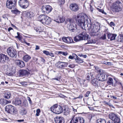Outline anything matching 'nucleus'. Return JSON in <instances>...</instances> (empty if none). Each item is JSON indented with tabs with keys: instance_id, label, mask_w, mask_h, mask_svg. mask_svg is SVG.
Here are the masks:
<instances>
[{
	"instance_id": "52",
	"label": "nucleus",
	"mask_w": 123,
	"mask_h": 123,
	"mask_svg": "<svg viewBox=\"0 0 123 123\" xmlns=\"http://www.w3.org/2000/svg\"><path fill=\"white\" fill-rule=\"evenodd\" d=\"M27 99L29 102L30 104H31L32 103V101H31L30 98L28 97H27Z\"/></svg>"
},
{
	"instance_id": "3",
	"label": "nucleus",
	"mask_w": 123,
	"mask_h": 123,
	"mask_svg": "<svg viewBox=\"0 0 123 123\" xmlns=\"http://www.w3.org/2000/svg\"><path fill=\"white\" fill-rule=\"evenodd\" d=\"M65 22L67 24V27L69 31L73 32L76 31V25L73 19L68 18L67 20V22L66 21Z\"/></svg>"
},
{
	"instance_id": "48",
	"label": "nucleus",
	"mask_w": 123,
	"mask_h": 123,
	"mask_svg": "<svg viewBox=\"0 0 123 123\" xmlns=\"http://www.w3.org/2000/svg\"><path fill=\"white\" fill-rule=\"evenodd\" d=\"M78 55L79 56L83 57L85 58H86L87 57V56L86 55H84L81 54H79Z\"/></svg>"
},
{
	"instance_id": "21",
	"label": "nucleus",
	"mask_w": 123,
	"mask_h": 123,
	"mask_svg": "<svg viewBox=\"0 0 123 123\" xmlns=\"http://www.w3.org/2000/svg\"><path fill=\"white\" fill-rule=\"evenodd\" d=\"M63 120V118L60 116L56 117L54 118L55 123H62Z\"/></svg>"
},
{
	"instance_id": "17",
	"label": "nucleus",
	"mask_w": 123,
	"mask_h": 123,
	"mask_svg": "<svg viewBox=\"0 0 123 123\" xmlns=\"http://www.w3.org/2000/svg\"><path fill=\"white\" fill-rule=\"evenodd\" d=\"M116 12H118L120 11L122 9V3L120 2H118V3L116 2Z\"/></svg>"
},
{
	"instance_id": "18",
	"label": "nucleus",
	"mask_w": 123,
	"mask_h": 123,
	"mask_svg": "<svg viewBox=\"0 0 123 123\" xmlns=\"http://www.w3.org/2000/svg\"><path fill=\"white\" fill-rule=\"evenodd\" d=\"M17 33L18 36H16L15 37L18 38L20 42H21L22 43H25V39L22 38L19 32H17Z\"/></svg>"
},
{
	"instance_id": "37",
	"label": "nucleus",
	"mask_w": 123,
	"mask_h": 123,
	"mask_svg": "<svg viewBox=\"0 0 123 123\" xmlns=\"http://www.w3.org/2000/svg\"><path fill=\"white\" fill-rule=\"evenodd\" d=\"M86 79L88 80H89L92 77V75L91 73H90L87 74L86 75Z\"/></svg>"
},
{
	"instance_id": "56",
	"label": "nucleus",
	"mask_w": 123,
	"mask_h": 123,
	"mask_svg": "<svg viewBox=\"0 0 123 123\" xmlns=\"http://www.w3.org/2000/svg\"><path fill=\"white\" fill-rule=\"evenodd\" d=\"M59 1L61 4H63L65 2L64 0H59Z\"/></svg>"
},
{
	"instance_id": "19",
	"label": "nucleus",
	"mask_w": 123,
	"mask_h": 123,
	"mask_svg": "<svg viewBox=\"0 0 123 123\" xmlns=\"http://www.w3.org/2000/svg\"><path fill=\"white\" fill-rule=\"evenodd\" d=\"M11 103V101H8L7 100L1 98L0 99V103L3 105H5Z\"/></svg>"
},
{
	"instance_id": "50",
	"label": "nucleus",
	"mask_w": 123,
	"mask_h": 123,
	"mask_svg": "<svg viewBox=\"0 0 123 123\" xmlns=\"http://www.w3.org/2000/svg\"><path fill=\"white\" fill-rule=\"evenodd\" d=\"M43 52L44 54L47 55H48L49 54V52L46 50L43 51Z\"/></svg>"
},
{
	"instance_id": "27",
	"label": "nucleus",
	"mask_w": 123,
	"mask_h": 123,
	"mask_svg": "<svg viewBox=\"0 0 123 123\" xmlns=\"http://www.w3.org/2000/svg\"><path fill=\"white\" fill-rule=\"evenodd\" d=\"M13 103L16 105H19L21 104V101L19 98H17L13 101Z\"/></svg>"
},
{
	"instance_id": "35",
	"label": "nucleus",
	"mask_w": 123,
	"mask_h": 123,
	"mask_svg": "<svg viewBox=\"0 0 123 123\" xmlns=\"http://www.w3.org/2000/svg\"><path fill=\"white\" fill-rule=\"evenodd\" d=\"M11 93L9 92H8L5 93L4 97L5 98L9 99L11 97Z\"/></svg>"
},
{
	"instance_id": "34",
	"label": "nucleus",
	"mask_w": 123,
	"mask_h": 123,
	"mask_svg": "<svg viewBox=\"0 0 123 123\" xmlns=\"http://www.w3.org/2000/svg\"><path fill=\"white\" fill-rule=\"evenodd\" d=\"M34 29L37 32L39 33L42 32L43 30V28L40 27H35L34 28Z\"/></svg>"
},
{
	"instance_id": "26",
	"label": "nucleus",
	"mask_w": 123,
	"mask_h": 123,
	"mask_svg": "<svg viewBox=\"0 0 123 123\" xmlns=\"http://www.w3.org/2000/svg\"><path fill=\"white\" fill-rule=\"evenodd\" d=\"M92 27H93V25L92 24L91 22H89V24L87 25V29L88 30H91L92 32L93 33H94L93 31V29H94L95 28L94 27L93 28Z\"/></svg>"
},
{
	"instance_id": "41",
	"label": "nucleus",
	"mask_w": 123,
	"mask_h": 123,
	"mask_svg": "<svg viewBox=\"0 0 123 123\" xmlns=\"http://www.w3.org/2000/svg\"><path fill=\"white\" fill-rule=\"evenodd\" d=\"M116 83H117V84L119 85V86L120 87L122 86L121 83L120 81L118 79H117L116 80Z\"/></svg>"
},
{
	"instance_id": "39",
	"label": "nucleus",
	"mask_w": 123,
	"mask_h": 123,
	"mask_svg": "<svg viewBox=\"0 0 123 123\" xmlns=\"http://www.w3.org/2000/svg\"><path fill=\"white\" fill-rule=\"evenodd\" d=\"M113 80L111 78H109L107 82V83L109 85H111L113 83Z\"/></svg>"
},
{
	"instance_id": "13",
	"label": "nucleus",
	"mask_w": 123,
	"mask_h": 123,
	"mask_svg": "<svg viewBox=\"0 0 123 123\" xmlns=\"http://www.w3.org/2000/svg\"><path fill=\"white\" fill-rule=\"evenodd\" d=\"M70 8L71 10L74 12L77 11L80 9L78 4L75 3L71 4L70 5Z\"/></svg>"
},
{
	"instance_id": "30",
	"label": "nucleus",
	"mask_w": 123,
	"mask_h": 123,
	"mask_svg": "<svg viewBox=\"0 0 123 123\" xmlns=\"http://www.w3.org/2000/svg\"><path fill=\"white\" fill-rule=\"evenodd\" d=\"M107 36L109 39H110L111 40H113L115 39V35L110 33L108 34Z\"/></svg>"
},
{
	"instance_id": "29",
	"label": "nucleus",
	"mask_w": 123,
	"mask_h": 123,
	"mask_svg": "<svg viewBox=\"0 0 123 123\" xmlns=\"http://www.w3.org/2000/svg\"><path fill=\"white\" fill-rule=\"evenodd\" d=\"M117 41L119 42H123V35L120 34L117 37Z\"/></svg>"
},
{
	"instance_id": "57",
	"label": "nucleus",
	"mask_w": 123,
	"mask_h": 123,
	"mask_svg": "<svg viewBox=\"0 0 123 123\" xmlns=\"http://www.w3.org/2000/svg\"><path fill=\"white\" fill-rule=\"evenodd\" d=\"M39 49V47L37 45H36V48L35 49L36 50H38Z\"/></svg>"
},
{
	"instance_id": "20",
	"label": "nucleus",
	"mask_w": 123,
	"mask_h": 123,
	"mask_svg": "<svg viewBox=\"0 0 123 123\" xmlns=\"http://www.w3.org/2000/svg\"><path fill=\"white\" fill-rule=\"evenodd\" d=\"M15 62L16 64L20 68L23 67L25 65L24 62L22 61L17 60Z\"/></svg>"
},
{
	"instance_id": "53",
	"label": "nucleus",
	"mask_w": 123,
	"mask_h": 123,
	"mask_svg": "<svg viewBox=\"0 0 123 123\" xmlns=\"http://www.w3.org/2000/svg\"><path fill=\"white\" fill-rule=\"evenodd\" d=\"M48 55H49L50 56L52 57H54V55L53 53L51 52H49V54Z\"/></svg>"
},
{
	"instance_id": "12",
	"label": "nucleus",
	"mask_w": 123,
	"mask_h": 123,
	"mask_svg": "<svg viewBox=\"0 0 123 123\" xmlns=\"http://www.w3.org/2000/svg\"><path fill=\"white\" fill-rule=\"evenodd\" d=\"M9 60V58L7 55L2 53L0 54V62L4 63Z\"/></svg>"
},
{
	"instance_id": "64",
	"label": "nucleus",
	"mask_w": 123,
	"mask_h": 123,
	"mask_svg": "<svg viewBox=\"0 0 123 123\" xmlns=\"http://www.w3.org/2000/svg\"><path fill=\"white\" fill-rule=\"evenodd\" d=\"M25 82H20V83L22 85H24L25 84Z\"/></svg>"
},
{
	"instance_id": "7",
	"label": "nucleus",
	"mask_w": 123,
	"mask_h": 123,
	"mask_svg": "<svg viewBox=\"0 0 123 123\" xmlns=\"http://www.w3.org/2000/svg\"><path fill=\"white\" fill-rule=\"evenodd\" d=\"M5 110L6 111H7L8 113L11 114H15L16 113V108L11 105H6L5 107Z\"/></svg>"
},
{
	"instance_id": "9",
	"label": "nucleus",
	"mask_w": 123,
	"mask_h": 123,
	"mask_svg": "<svg viewBox=\"0 0 123 123\" xmlns=\"http://www.w3.org/2000/svg\"><path fill=\"white\" fill-rule=\"evenodd\" d=\"M18 3L19 6L23 8H26L29 6V3L27 0H19Z\"/></svg>"
},
{
	"instance_id": "51",
	"label": "nucleus",
	"mask_w": 123,
	"mask_h": 123,
	"mask_svg": "<svg viewBox=\"0 0 123 123\" xmlns=\"http://www.w3.org/2000/svg\"><path fill=\"white\" fill-rule=\"evenodd\" d=\"M89 6L90 11L91 12H92L93 10V8L91 5H89Z\"/></svg>"
},
{
	"instance_id": "16",
	"label": "nucleus",
	"mask_w": 123,
	"mask_h": 123,
	"mask_svg": "<svg viewBox=\"0 0 123 123\" xmlns=\"http://www.w3.org/2000/svg\"><path fill=\"white\" fill-rule=\"evenodd\" d=\"M18 74L20 76H23L28 75L29 74V72L25 70H22L19 71Z\"/></svg>"
},
{
	"instance_id": "60",
	"label": "nucleus",
	"mask_w": 123,
	"mask_h": 123,
	"mask_svg": "<svg viewBox=\"0 0 123 123\" xmlns=\"http://www.w3.org/2000/svg\"><path fill=\"white\" fill-rule=\"evenodd\" d=\"M69 58L71 59H74L72 55H70L68 57Z\"/></svg>"
},
{
	"instance_id": "22",
	"label": "nucleus",
	"mask_w": 123,
	"mask_h": 123,
	"mask_svg": "<svg viewBox=\"0 0 123 123\" xmlns=\"http://www.w3.org/2000/svg\"><path fill=\"white\" fill-rule=\"evenodd\" d=\"M107 75L105 74H100L98 79V80L99 81H103L105 80V78Z\"/></svg>"
},
{
	"instance_id": "23",
	"label": "nucleus",
	"mask_w": 123,
	"mask_h": 123,
	"mask_svg": "<svg viewBox=\"0 0 123 123\" xmlns=\"http://www.w3.org/2000/svg\"><path fill=\"white\" fill-rule=\"evenodd\" d=\"M109 118L113 121V123H115V114L112 113L110 114L109 115Z\"/></svg>"
},
{
	"instance_id": "62",
	"label": "nucleus",
	"mask_w": 123,
	"mask_h": 123,
	"mask_svg": "<svg viewBox=\"0 0 123 123\" xmlns=\"http://www.w3.org/2000/svg\"><path fill=\"white\" fill-rule=\"evenodd\" d=\"M83 97L82 96H79V97H78L77 98H82Z\"/></svg>"
},
{
	"instance_id": "42",
	"label": "nucleus",
	"mask_w": 123,
	"mask_h": 123,
	"mask_svg": "<svg viewBox=\"0 0 123 123\" xmlns=\"http://www.w3.org/2000/svg\"><path fill=\"white\" fill-rule=\"evenodd\" d=\"M59 54L62 55L64 56L67 55L68 54L67 52H65L59 51Z\"/></svg>"
},
{
	"instance_id": "24",
	"label": "nucleus",
	"mask_w": 123,
	"mask_h": 123,
	"mask_svg": "<svg viewBox=\"0 0 123 123\" xmlns=\"http://www.w3.org/2000/svg\"><path fill=\"white\" fill-rule=\"evenodd\" d=\"M26 15L27 18H31L34 16V15L32 11H28L26 13Z\"/></svg>"
},
{
	"instance_id": "31",
	"label": "nucleus",
	"mask_w": 123,
	"mask_h": 123,
	"mask_svg": "<svg viewBox=\"0 0 123 123\" xmlns=\"http://www.w3.org/2000/svg\"><path fill=\"white\" fill-rule=\"evenodd\" d=\"M75 61L76 63H82L84 62L83 59L78 57L75 59Z\"/></svg>"
},
{
	"instance_id": "59",
	"label": "nucleus",
	"mask_w": 123,
	"mask_h": 123,
	"mask_svg": "<svg viewBox=\"0 0 123 123\" xmlns=\"http://www.w3.org/2000/svg\"><path fill=\"white\" fill-rule=\"evenodd\" d=\"M68 67L70 68H74V66L73 65H70L68 66Z\"/></svg>"
},
{
	"instance_id": "8",
	"label": "nucleus",
	"mask_w": 123,
	"mask_h": 123,
	"mask_svg": "<svg viewBox=\"0 0 123 123\" xmlns=\"http://www.w3.org/2000/svg\"><path fill=\"white\" fill-rule=\"evenodd\" d=\"M7 53L8 55L12 58H15L17 56V51L13 48H8L7 50Z\"/></svg>"
},
{
	"instance_id": "15",
	"label": "nucleus",
	"mask_w": 123,
	"mask_h": 123,
	"mask_svg": "<svg viewBox=\"0 0 123 123\" xmlns=\"http://www.w3.org/2000/svg\"><path fill=\"white\" fill-rule=\"evenodd\" d=\"M93 25L92 27L93 28L94 27L95 28L94 29H93V31L94 33H96L99 31L100 29V25L98 23H96L93 25Z\"/></svg>"
},
{
	"instance_id": "63",
	"label": "nucleus",
	"mask_w": 123,
	"mask_h": 123,
	"mask_svg": "<svg viewBox=\"0 0 123 123\" xmlns=\"http://www.w3.org/2000/svg\"><path fill=\"white\" fill-rule=\"evenodd\" d=\"M12 29H13L11 27H9L8 29V31H10Z\"/></svg>"
},
{
	"instance_id": "28",
	"label": "nucleus",
	"mask_w": 123,
	"mask_h": 123,
	"mask_svg": "<svg viewBox=\"0 0 123 123\" xmlns=\"http://www.w3.org/2000/svg\"><path fill=\"white\" fill-rule=\"evenodd\" d=\"M31 58V57L28 55H25L23 57V60L26 62H28Z\"/></svg>"
},
{
	"instance_id": "44",
	"label": "nucleus",
	"mask_w": 123,
	"mask_h": 123,
	"mask_svg": "<svg viewBox=\"0 0 123 123\" xmlns=\"http://www.w3.org/2000/svg\"><path fill=\"white\" fill-rule=\"evenodd\" d=\"M120 122V119L116 115V123H119Z\"/></svg>"
},
{
	"instance_id": "38",
	"label": "nucleus",
	"mask_w": 123,
	"mask_h": 123,
	"mask_svg": "<svg viewBox=\"0 0 123 123\" xmlns=\"http://www.w3.org/2000/svg\"><path fill=\"white\" fill-rule=\"evenodd\" d=\"M11 12L12 13L17 15L19 14L20 12V11H18L17 9H15L13 10H12L11 11Z\"/></svg>"
},
{
	"instance_id": "47",
	"label": "nucleus",
	"mask_w": 123,
	"mask_h": 123,
	"mask_svg": "<svg viewBox=\"0 0 123 123\" xmlns=\"http://www.w3.org/2000/svg\"><path fill=\"white\" fill-rule=\"evenodd\" d=\"M91 92L89 91H88L86 92V94L85 95V97H87L89 96V94H90Z\"/></svg>"
},
{
	"instance_id": "5",
	"label": "nucleus",
	"mask_w": 123,
	"mask_h": 123,
	"mask_svg": "<svg viewBox=\"0 0 123 123\" xmlns=\"http://www.w3.org/2000/svg\"><path fill=\"white\" fill-rule=\"evenodd\" d=\"M50 110L53 112L57 114H60L63 111L62 107L59 105H58L57 104L54 105L51 107Z\"/></svg>"
},
{
	"instance_id": "61",
	"label": "nucleus",
	"mask_w": 123,
	"mask_h": 123,
	"mask_svg": "<svg viewBox=\"0 0 123 123\" xmlns=\"http://www.w3.org/2000/svg\"><path fill=\"white\" fill-rule=\"evenodd\" d=\"M97 9L98 11L101 12H102V11L103 10V9H100L98 8H97Z\"/></svg>"
},
{
	"instance_id": "6",
	"label": "nucleus",
	"mask_w": 123,
	"mask_h": 123,
	"mask_svg": "<svg viewBox=\"0 0 123 123\" xmlns=\"http://www.w3.org/2000/svg\"><path fill=\"white\" fill-rule=\"evenodd\" d=\"M17 0H7L6 2L7 7L10 9H13L16 8Z\"/></svg>"
},
{
	"instance_id": "49",
	"label": "nucleus",
	"mask_w": 123,
	"mask_h": 123,
	"mask_svg": "<svg viewBox=\"0 0 123 123\" xmlns=\"http://www.w3.org/2000/svg\"><path fill=\"white\" fill-rule=\"evenodd\" d=\"M72 55L74 58V59L75 60V59H76V58H77L78 57V56L74 53L73 54H72Z\"/></svg>"
},
{
	"instance_id": "36",
	"label": "nucleus",
	"mask_w": 123,
	"mask_h": 123,
	"mask_svg": "<svg viewBox=\"0 0 123 123\" xmlns=\"http://www.w3.org/2000/svg\"><path fill=\"white\" fill-rule=\"evenodd\" d=\"M97 123H106V121L104 119H99L97 121Z\"/></svg>"
},
{
	"instance_id": "10",
	"label": "nucleus",
	"mask_w": 123,
	"mask_h": 123,
	"mask_svg": "<svg viewBox=\"0 0 123 123\" xmlns=\"http://www.w3.org/2000/svg\"><path fill=\"white\" fill-rule=\"evenodd\" d=\"M52 9V7L49 5L43 6L42 8V12L47 13H49L51 12Z\"/></svg>"
},
{
	"instance_id": "54",
	"label": "nucleus",
	"mask_w": 123,
	"mask_h": 123,
	"mask_svg": "<svg viewBox=\"0 0 123 123\" xmlns=\"http://www.w3.org/2000/svg\"><path fill=\"white\" fill-rule=\"evenodd\" d=\"M101 38L103 39H106V35L105 34H104L101 37Z\"/></svg>"
},
{
	"instance_id": "43",
	"label": "nucleus",
	"mask_w": 123,
	"mask_h": 123,
	"mask_svg": "<svg viewBox=\"0 0 123 123\" xmlns=\"http://www.w3.org/2000/svg\"><path fill=\"white\" fill-rule=\"evenodd\" d=\"M79 120L80 121H79V123H84L85 120L83 118L80 117Z\"/></svg>"
},
{
	"instance_id": "2",
	"label": "nucleus",
	"mask_w": 123,
	"mask_h": 123,
	"mask_svg": "<svg viewBox=\"0 0 123 123\" xmlns=\"http://www.w3.org/2000/svg\"><path fill=\"white\" fill-rule=\"evenodd\" d=\"M75 18L77 24L82 28L86 25L87 26L89 22H90V20L86 15L83 16L80 14H78Z\"/></svg>"
},
{
	"instance_id": "33",
	"label": "nucleus",
	"mask_w": 123,
	"mask_h": 123,
	"mask_svg": "<svg viewBox=\"0 0 123 123\" xmlns=\"http://www.w3.org/2000/svg\"><path fill=\"white\" fill-rule=\"evenodd\" d=\"M69 109L67 107H65L63 110L64 114L66 115H68L69 114Z\"/></svg>"
},
{
	"instance_id": "4",
	"label": "nucleus",
	"mask_w": 123,
	"mask_h": 123,
	"mask_svg": "<svg viewBox=\"0 0 123 123\" xmlns=\"http://www.w3.org/2000/svg\"><path fill=\"white\" fill-rule=\"evenodd\" d=\"M37 20L45 25H48L51 23V19L44 15L39 16L37 18Z\"/></svg>"
},
{
	"instance_id": "45",
	"label": "nucleus",
	"mask_w": 123,
	"mask_h": 123,
	"mask_svg": "<svg viewBox=\"0 0 123 123\" xmlns=\"http://www.w3.org/2000/svg\"><path fill=\"white\" fill-rule=\"evenodd\" d=\"M59 20H60V23H62L65 20V19L64 17H60L59 18Z\"/></svg>"
},
{
	"instance_id": "58",
	"label": "nucleus",
	"mask_w": 123,
	"mask_h": 123,
	"mask_svg": "<svg viewBox=\"0 0 123 123\" xmlns=\"http://www.w3.org/2000/svg\"><path fill=\"white\" fill-rule=\"evenodd\" d=\"M7 14H5L3 15L2 16V17L3 18H7Z\"/></svg>"
},
{
	"instance_id": "46",
	"label": "nucleus",
	"mask_w": 123,
	"mask_h": 123,
	"mask_svg": "<svg viewBox=\"0 0 123 123\" xmlns=\"http://www.w3.org/2000/svg\"><path fill=\"white\" fill-rule=\"evenodd\" d=\"M40 109H38L36 110V115L37 116H38L39 115V113L40 112Z\"/></svg>"
},
{
	"instance_id": "1",
	"label": "nucleus",
	"mask_w": 123,
	"mask_h": 123,
	"mask_svg": "<svg viewBox=\"0 0 123 123\" xmlns=\"http://www.w3.org/2000/svg\"><path fill=\"white\" fill-rule=\"evenodd\" d=\"M83 40L87 41V43H85L86 44L88 43H95L96 42L95 40L91 39L89 36L85 32H82L78 36L74 37V40L76 42Z\"/></svg>"
},
{
	"instance_id": "11",
	"label": "nucleus",
	"mask_w": 123,
	"mask_h": 123,
	"mask_svg": "<svg viewBox=\"0 0 123 123\" xmlns=\"http://www.w3.org/2000/svg\"><path fill=\"white\" fill-rule=\"evenodd\" d=\"M68 65L67 62H59L56 64V67L60 69H63L67 67Z\"/></svg>"
},
{
	"instance_id": "25",
	"label": "nucleus",
	"mask_w": 123,
	"mask_h": 123,
	"mask_svg": "<svg viewBox=\"0 0 123 123\" xmlns=\"http://www.w3.org/2000/svg\"><path fill=\"white\" fill-rule=\"evenodd\" d=\"M91 83L94 86H98V80L97 79L94 78L91 81Z\"/></svg>"
},
{
	"instance_id": "32",
	"label": "nucleus",
	"mask_w": 123,
	"mask_h": 123,
	"mask_svg": "<svg viewBox=\"0 0 123 123\" xmlns=\"http://www.w3.org/2000/svg\"><path fill=\"white\" fill-rule=\"evenodd\" d=\"M80 117H73V123H79L80 121L79 119H80Z\"/></svg>"
},
{
	"instance_id": "55",
	"label": "nucleus",
	"mask_w": 123,
	"mask_h": 123,
	"mask_svg": "<svg viewBox=\"0 0 123 123\" xmlns=\"http://www.w3.org/2000/svg\"><path fill=\"white\" fill-rule=\"evenodd\" d=\"M115 25V24L113 22H110V25L111 26H114Z\"/></svg>"
},
{
	"instance_id": "14",
	"label": "nucleus",
	"mask_w": 123,
	"mask_h": 123,
	"mask_svg": "<svg viewBox=\"0 0 123 123\" xmlns=\"http://www.w3.org/2000/svg\"><path fill=\"white\" fill-rule=\"evenodd\" d=\"M62 40L63 42L66 43H74L72 38L70 37H63Z\"/></svg>"
},
{
	"instance_id": "40",
	"label": "nucleus",
	"mask_w": 123,
	"mask_h": 123,
	"mask_svg": "<svg viewBox=\"0 0 123 123\" xmlns=\"http://www.w3.org/2000/svg\"><path fill=\"white\" fill-rule=\"evenodd\" d=\"M27 112V111L26 110L24 109L21 111V113L22 115H25L26 114Z\"/></svg>"
}]
</instances>
